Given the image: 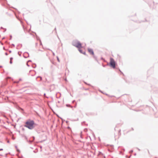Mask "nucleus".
Instances as JSON below:
<instances>
[{"label": "nucleus", "mask_w": 158, "mask_h": 158, "mask_svg": "<svg viewBox=\"0 0 158 158\" xmlns=\"http://www.w3.org/2000/svg\"><path fill=\"white\" fill-rule=\"evenodd\" d=\"M12 60H10V64H11L12 63Z\"/></svg>", "instance_id": "8"}, {"label": "nucleus", "mask_w": 158, "mask_h": 158, "mask_svg": "<svg viewBox=\"0 0 158 158\" xmlns=\"http://www.w3.org/2000/svg\"><path fill=\"white\" fill-rule=\"evenodd\" d=\"M73 45L78 49L82 48L81 43L78 41H74L73 42Z\"/></svg>", "instance_id": "2"}, {"label": "nucleus", "mask_w": 158, "mask_h": 158, "mask_svg": "<svg viewBox=\"0 0 158 158\" xmlns=\"http://www.w3.org/2000/svg\"><path fill=\"white\" fill-rule=\"evenodd\" d=\"M81 48H78V51H79V52L81 53H82L84 55H85V52H83L82 50H81Z\"/></svg>", "instance_id": "5"}, {"label": "nucleus", "mask_w": 158, "mask_h": 158, "mask_svg": "<svg viewBox=\"0 0 158 158\" xmlns=\"http://www.w3.org/2000/svg\"><path fill=\"white\" fill-rule=\"evenodd\" d=\"M88 51L91 54L93 55L94 54V53L93 51V50L92 49L90 48H88Z\"/></svg>", "instance_id": "4"}, {"label": "nucleus", "mask_w": 158, "mask_h": 158, "mask_svg": "<svg viewBox=\"0 0 158 158\" xmlns=\"http://www.w3.org/2000/svg\"><path fill=\"white\" fill-rule=\"evenodd\" d=\"M57 60L59 62H60V60L58 57H57Z\"/></svg>", "instance_id": "6"}, {"label": "nucleus", "mask_w": 158, "mask_h": 158, "mask_svg": "<svg viewBox=\"0 0 158 158\" xmlns=\"http://www.w3.org/2000/svg\"><path fill=\"white\" fill-rule=\"evenodd\" d=\"M110 67L113 69L115 68L116 62L112 58L110 59Z\"/></svg>", "instance_id": "3"}, {"label": "nucleus", "mask_w": 158, "mask_h": 158, "mask_svg": "<svg viewBox=\"0 0 158 158\" xmlns=\"http://www.w3.org/2000/svg\"><path fill=\"white\" fill-rule=\"evenodd\" d=\"M35 125V123L33 120L29 119L25 123L24 127L30 129H32L34 128Z\"/></svg>", "instance_id": "1"}, {"label": "nucleus", "mask_w": 158, "mask_h": 158, "mask_svg": "<svg viewBox=\"0 0 158 158\" xmlns=\"http://www.w3.org/2000/svg\"><path fill=\"white\" fill-rule=\"evenodd\" d=\"M12 59H13V58H10V60H12Z\"/></svg>", "instance_id": "7"}, {"label": "nucleus", "mask_w": 158, "mask_h": 158, "mask_svg": "<svg viewBox=\"0 0 158 158\" xmlns=\"http://www.w3.org/2000/svg\"><path fill=\"white\" fill-rule=\"evenodd\" d=\"M65 80L66 81H67V79H66V78L65 79Z\"/></svg>", "instance_id": "9"}]
</instances>
